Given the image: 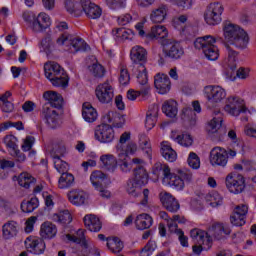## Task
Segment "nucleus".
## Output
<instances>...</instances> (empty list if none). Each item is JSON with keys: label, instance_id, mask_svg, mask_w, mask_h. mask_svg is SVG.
<instances>
[{"label": "nucleus", "instance_id": "obj_1", "mask_svg": "<svg viewBox=\"0 0 256 256\" xmlns=\"http://www.w3.org/2000/svg\"><path fill=\"white\" fill-rule=\"evenodd\" d=\"M43 99L47 102L42 107L41 117L50 129H57L61 126V119L55 109L63 107V96L55 91H46Z\"/></svg>", "mask_w": 256, "mask_h": 256}, {"label": "nucleus", "instance_id": "obj_2", "mask_svg": "<svg viewBox=\"0 0 256 256\" xmlns=\"http://www.w3.org/2000/svg\"><path fill=\"white\" fill-rule=\"evenodd\" d=\"M223 31L224 38L227 41L226 44L232 45L236 49H247V45H249V35L245 30L241 29V27L236 24L225 22Z\"/></svg>", "mask_w": 256, "mask_h": 256}, {"label": "nucleus", "instance_id": "obj_3", "mask_svg": "<svg viewBox=\"0 0 256 256\" xmlns=\"http://www.w3.org/2000/svg\"><path fill=\"white\" fill-rule=\"evenodd\" d=\"M217 40L211 35L197 38L194 41L195 49H201L206 59L209 61H217L219 59V48L215 46Z\"/></svg>", "mask_w": 256, "mask_h": 256}, {"label": "nucleus", "instance_id": "obj_4", "mask_svg": "<svg viewBox=\"0 0 256 256\" xmlns=\"http://www.w3.org/2000/svg\"><path fill=\"white\" fill-rule=\"evenodd\" d=\"M57 45H71V53H79V51L85 53L89 51V45L87 42L79 37H71V35L67 33H63L57 40Z\"/></svg>", "mask_w": 256, "mask_h": 256}, {"label": "nucleus", "instance_id": "obj_5", "mask_svg": "<svg viewBox=\"0 0 256 256\" xmlns=\"http://www.w3.org/2000/svg\"><path fill=\"white\" fill-rule=\"evenodd\" d=\"M161 45L163 46L164 56L168 59L177 61V59H181V57L185 55V50L183 49V46H181V44L175 40L164 39L161 42Z\"/></svg>", "mask_w": 256, "mask_h": 256}, {"label": "nucleus", "instance_id": "obj_6", "mask_svg": "<svg viewBox=\"0 0 256 256\" xmlns=\"http://www.w3.org/2000/svg\"><path fill=\"white\" fill-rule=\"evenodd\" d=\"M223 5L219 2L210 3L204 14V19L207 25H219L221 23L223 15Z\"/></svg>", "mask_w": 256, "mask_h": 256}, {"label": "nucleus", "instance_id": "obj_7", "mask_svg": "<svg viewBox=\"0 0 256 256\" xmlns=\"http://www.w3.org/2000/svg\"><path fill=\"white\" fill-rule=\"evenodd\" d=\"M225 185L230 193L239 195L245 190V178L243 175L232 172L226 176Z\"/></svg>", "mask_w": 256, "mask_h": 256}, {"label": "nucleus", "instance_id": "obj_8", "mask_svg": "<svg viewBox=\"0 0 256 256\" xmlns=\"http://www.w3.org/2000/svg\"><path fill=\"white\" fill-rule=\"evenodd\" d=\"M224 111L233 117H239L241 113L247 111V108L245 107L243 99L238 96H229L226 100Z\"/></svg>", "mask_w": 256, "mask_h": 256}, {"label": "nucleus", "instance_id": "obj_9", "mask_svg": "<svg viewBox=\"0 0 256 256\" xmlns=\"http://www.w3.org/2000/svg\"><path fill=\"white\" fill-rule=\"evenodd\" d=\"M204 93L208 103H210L212 107H215L217 103H221L222 100L227 97V92H225V89L221 86H206Z\"/></svg>", "mask_w": 256, "mask_h": 256}, {"label": "nucleus", "instance_id": "obj_10", "mask_svg": "<svg viewBox=\"0 0 256 256\" xmlns=\"http://www.w3.org/2000/svg\"><path fill=\"white\" fill-rule=\"evenodd\" d=\"M96 97L100 103H111L115 97V90L109 81L99 84L95 89Z\"/></svg>", "mask_w": 256, "mask_h": 256}, {"label": "nucleus", "instance_id": "obj_11", "mask_svg": "<svg viewBox=\"0 0 256 256\" xmlns=\"http://www.w3.org/2000/svg\"><path fill=\"white\" fill-rule=\"evenodd\" d=\"M95 139L100 143H113L115 130L109 124H100L95 129Z\"/></svg>", "mask_w": 256, "mask_h": 256}, {"label": "nucleus", "instance_id": "obj_12", "mask_svg": "<svg viewBox=\"0 0 256 256\" xmlns=\"http://www.w3.org/2000/svg\"><path fill=\"white\" fill-rule=\"evenodd\" d=\"M117 165L122 173H129L133 165H145V161L141 158L131 159L129 155L118 154Z\"/></svg>", "mask_w": 256, "mask_h": 256}, {"label": "nucleus", "instance_id": "obj_13", "mask_svg": "<svg viewBox=\"0 0 256 256\" xmlns=\"http://www.w3.org/2000/svg\"><path fill=\"white\" fill-rule=\"evenodd\" d=\"M249 213V206L240 204L234 208L233 214L230 216V222L236 227H243L245 219Z\"/></svg>", "mask_w": 256, "mask_h": 256}, {"label": "nucleus", "instance_id": "obj_14", "mask_svg": "<svg viewBox=\"0 0 256 256\" xmlns=\"http://www.w3.org/2000/svg\"><path fill=\"white\" fill-rule=\"evenodd\" d=\"M24 243L26 249H29L30 253H33L34 255H43L45 253V241L41 238L30 236L26 238Z\"/></svg>", "mask_w": 256, "mask_h": 256}, {"label": "nucleus", "instance_id": "obj_15", "mask_svg": "<svg viewBox=\"0 0 256 256\" xmlns=\"http://www.w3.org/2000/svg\"><path fill=\"white\" fill-rule=\"evenodd\" d=\"M193 108H184L182 110V119L184 121H187L191 127L197 123V114L196 113H201V104L199 101H194L192 102Z\"/></svg>", "mask_w": 256, "mask_h": 256}, {"label": "nucleus", "instance_id": "obj_16", "mask_svg": "<svg viewBox=\"0 0 256 256\" xmlns=\"http://www.w3.org/2000/svg\"><path fill=\"white\" fill-rule=\"evenodd\" d=\"M227 150L221 147H214L210 152L211 165L225 167L227 165Z\"/></svg>", "mask_w": 256, "mask_h": 256}, {"label": "nucleus", "instance_id": "obj_17", "mask_svg": "<svg viewBox=\"0 0 256 256\" xmlns=\"http://www.w3.org/2000/svg\"><path fill=\"white\" fill-rule=\"evenodd\" d=\"M160 201L163 207L170 213H177L181 209L179 201L171 195V193L165 192L160 194Z\"/></svg>", "mask_w": 256, "mask_h": 256}, {"label": "nucleus", "instance_id": "obj_18", "mask_svg": "<svg viewBox=\"0 0 256 256\" xmlns=\"http://www.w3.org/2000/svg\"><path fill=\"white\" fill-rule=\"evenodd\" d=\"M80 3L81 8L88 19H99V17H101L103 13L101 7L97 6L95 3H92L90 0H82Z\"/></svg>", "mask_w": 256, "mask_h": 256}, {"label": "nucleus", "instance_id": "obj_19", "mask_svg": "<svg viewBox=\"0 0 256 256\" xmlns=\"http://www.w3.org/2000/svg\"><path fill=\"white\" fill-rule=\"evenodd\" d=\"M154 86L160 95H165L171 91V80L167 74H156L154 77Z\"/></svg>", "mask_w": 256, "mask_h": 256}, {"label": "nucleus", "instance_id": "obj_20", "mask_svg": "<svg viewBox=\"0 0 256 256\" xmlns=\"http://www.w3.org/2000/svg\"><path fill=\"white\" fill-rule=\"evenodd\" d=\"M190 237L195 245H206V247H211V237L209 234L199 228L192 229L190 231Z\"/></svg>", "mask_w": 256, "mask_h": 256}, {"label": "nucleus", "instance_id": "obj_21", "mask_svg": "<svg viewBox=\"0 0 256 256\" xmlns=\"http://www.w3.org/2000/svg\"><path fill=\"white\" fill-rule=\"evenodd\" d=\"M224 46L228 56L223 61V65L226 69L235 71V69H237V57H239V52L235 51V49H233V45L231 44H224Z\"/></svg>", "mask_w": 256, "mask_h": 256}, {"label": "nucleus", "instance_id": "obj_22", "mask_svg": "<svg viewBox=\"0 0 256 256\" xmlns=\"http://www.w3.org/2000/svg\"><path fill=\"white\" fill-rule=\"evenodd\" d=\"M130 59L135 65H144L147 63V50L141 46H134L130 52Z\"/></svg>", "mask_w": 256, "mask_h": 256}, {"label": "nucleus", "instance_id": "obj_23", "mask_svg": "<svg viewBox=\"0 0 256 256\" xmlns=\"http://www.w3.org/2000/svg\"><path fill=\"white\" fill-rule=\"evenodd\" d=\"M51 25V19L49 15L46 13H40L36 18H34L32 27L33 30L37 33H41V31H45Z\"/></svg>", "mask_w": 256, "mask_h": 256}, {"label": "nucleus", "instance_id": "obj_24", "mask_svg": "<svg viewBox=\"0 0 256 256\" xmlns=\"http://www.w3.org/2000/svg\"><path fill=\"white\" fill-rule=\"evenodd\" d=\"M134 182L139 187L147 185V183H149V173H147V170L145 169L143 164H137L134 167Z\"/></svg>", "mask_w": 256, "mask_h": 256}, {"label": "nucleus", "instance_id": "obj_25", "mask_svg": "<svg viewBox=\"0 0 256 256\" xmlns=\"http://www.w3.org/2000/svg\"><path fill=\"white\" fill-rule=\"evenodd\" d=\"M209 233L219 241L223 239L225 235H231V228H229L227 224L215 223L209 228Z\"/></svg>", "mask_w": 256, "mask_h": 256}, {"label": "nucleus", "instance_id": "obj_26", "mask_svg": "<svg viewBox=\"0 0 256 256\" xmlns=\"http://www.w3.org/2000/svg\"><path fill=\"white\" fill-rule=\"evenodd\" d=\"M68 199L72 205L80 207V205H85V203H87L89 195L83 190H72L68 193Z\"/></svg>", "mask_w": 256, "mask_h": 256}, {"label": "nucleus", "instance_id": "obj_27", "mask_svg": "<svg viewBox=\"0 0 256 256\" xmlns=\"http://www.w3.org/2000/svg\"><path fill=\"white\" fill-rule=\"evenodd\" d=\"M44 73L46 79H53L54 77H58V75H63L65 70L57 62H48L44 64Z\"/></svg>", "mask_w": 256, "mask_h": 256}, {"label": "nucleus", "instance_id": "obj_28", "mask_svg": "<svg viewBox=\"0 0 256 256\" xmlns=\"http://www.w3.org/2000/svg\"><path fill=\"white\" fill-rule=\"evenodd\" d=\"M167 13H169V7L165 4L153 9L150 14V20L152 23H163L167 19Z\"/></svg>", "mask_w": 256, "mask_h": 256}, {"label": "nucleus", "instance_id": "obj_29", "mask_svg": "<svg viewBox=\"0 0 256 256\" xmlns=\"http://www.w3.org/2000/svg\"><path fill=\"white\" fill-rule=\"evenodd\" d=\"M84 225L93 233H99L103 227L101 220H99V218L93 214H88L84 217Z\"/></svg>", "mask_w": 256, "mask_h": 256}, {"label": "nucleus", "instance_id": "obj_30", "mask_svg": "<svg viewBox=\"0 0 256 256\" xmlns=\"http://www.w3.org/2000/svg\"><path fill=\"white\" fill-rule=\"evenodd\" d=\"M157 117H159V106L153 105L146 114L145 127L148 131L157 125Z\"/></svg>", "mask_w": 256, "mask_h": 256}, {"label": "nucleus", "instance_id": "obj_31", "mask_svg": "<svg viewBox=\"0 0 256 256\" xmlns=\"http://www.w3.org/2000/svg\"><path fill=\"white\" fill-rule=\"evenodd\" d=\"M162 112L166 115V117L175 119V117H177V113H179L177 101L173 99L166 100L162 105Z\"/></svg>", "mask_w": 256, "mask_h": 256}, {"label": "nucleus", "instance_id": "obj_32", "mask_svg": "<svg viewBox=\"0 0 256 256\" xmlns=\"http://www.w3.org/2000/svg\"><path fill=\"white\" fill-rule=\"evenodd\" d=\"M100 163L102 169L113 173L117 169V158L113 154H104L100 156Z\"/></svg>", "mask_w": 256, "mask_h": 256}, {"label": "nucleus", "instance_id": "obj_33", "mask_svg": "<svg viewBox=\"0 0 256 256\" xmlns=\"http://www.w3.org/2000/svg\"><path fill=\"white\" fill-rule=\"evenodd\" d=\"M162 157L169 161V163H175L177 161V152L171 147L169 142H162L160 149Z\"/></svg>", "mask_w": 256, "mask_h": 256}, {"label": "nucleus", "instance_id": "obj_34", "mask_svg": "<svg viewBox=\"0 0 256 256\" xmlns=\"http://www.w3.org/2000/svg\"><path fill=\"white\" fill-rule=\"evenodd\" d=\"M42 239H54L57 235V226L51 222H44L40 228Z\"/></svg>", "mask_w": 256, "mask_h": 256}, {"label": "nucleus", "instance_id": "obj_35", "mask_svg": "<svg viewBox=\"0 0 256 256\" xmlns=\"http://www.w3.org/2000/svg\"><path fill=\"white\" fill-rule=\"evenodd\" d=\"M152 173L153 175H156V177L169 179V177H171V168H169V165L167 164L156 162L152 167Z\"/></svg>", "mask_w": 256, "mask_h": 256}, {"label": "nucleus", "instance_id": "obj_36", "mask_svg": "<svg viewBox=\"0 0 256 256\" xmlns=\"http://www.w3.org/2000/svg\"><path fill=\"white\" fill-rule=\"evenodd\" d=\"M82 117L87 123H94V121H97V110L93 108L91 103L85 102L82 105Z\"/></svg>", "mask_w": 256, "mask_h": 256}, {"label": "nucleus", "instance_id": "obj_37", "mask_svg": "<svg viewBox=\"0 0 256 256\" xmlns=\"http://www.w3.org/2000/svg\"><path fill=\"white\" fill-rule=\"evenodd\" d=\"M107 179V174L103 173L101 170H95L90 175V181L95 189H101Z\"/></svg>", "mask_w": 256, "mask_h": 256}, {"label": "nucleus", "instance_id": "obj_38", "mask_svg": "<svg viewBox=\"0 0 256 256\" xmlns=\"http://www.w3.org/2000/svg\"><path fill=\"white\" fill-rule=\"evenodd\" d=\"M135 225L140 231H145L153 225V218L149 214H140L136 217Z\"/></svg>", "mask_w": 256, "mask_h": 256}, {"label": "nucleus", "instance_id": "obj_39", "mask_svg": "<svg viewBox=\"0 0 256 256\" xmlns=\"http://www.w3.org/2000/svg\"><path fill=\"white\" fill-rule=\"evenodd\" d=\"M167 35L169 33L167 32V28L165 26H154L151 29V32L146 35V37H149L150 39H161L162 41H165L167 39Z\"/></svg>", "mask_w": 256, "mask_h": 256}, {"label": "nucleus", "instance_id": "obj_40", "mask_svg": "<svg viewBox=\"0 0 256 256\" xmlns=\"http://www.w3.org/2000/svg\"><path fill=\"white\" fill-rule=\"evenodd\" d=\"M20 207L23 213H33L39 207V199L32 197L30 200H24L21 202Z\"/></svg>", "mask_w": 256, "mask_h": 256}, {"label": "nucleus", "instance_id": "obj_41", "mask_svg": "<svg viewBox=\"0 0 256 256\" xmlns=\"http://www.w3.org/2000/svg\"><path fill=\"white\" fill-rule=\"evenodd\" d=\"M222 125H223V118H221V116L214 117L208 123L207 132L209 133V135H215V134L219 133Z\"/></svg>", "mask_w": 256, "mask_h": 256}, {"label": "nucleus", "instance_id": "obj_42", "mask_svg": "<svg viewBox=\"0 0 256 256\" xmlns=\"http://www.w3.org/2000/svg\"><path fill=\"white\" fill-rule=\"evenodd\" d=\"M53 221L60 223L61 225H69L73 221L69 210L60 211L58 214H54L52 217Z\"/></svg>", "mask_w": 256, "mask_h": 256}, {"label": "nucleus", "instance_id": "obj_43", "mask_svg": "<svg viewBox=\"0 0 256 256\" xmlns=\"http://www.w3.org/2000/svg\"><path fill=\"white\" fill-rule=\"evenodd\" d=\"M75 183V176L71 173H64L61 175L58 181V187L59 189H67L69 187H72V185Z\"/></svg>", "mask_w": 256, "mask_h": 256}, {"label": "nucleus", "instance_id": "obj_44", "mask_svg": "<svg viewBox=\"0 0 256 256\" xmlns=\"http://www.w3.org/2000/svg\"><path fill=\"white\" fill-rule=\"evenodd\" d=\"M66 237H67L68 241L77 243L78 245H81V247H84V249H87V240L85 239V230L79 229L77 231V236L68 234Z\"/></svg>", "mask_w": 256, "mask_h": 256}, {"label": "nucleus", "instance_id": "obj_45", "mask_svg": "<svg viewBox=\"0 0 256 256\" xmlns=\"http://www.w3.org/2000/svg\"><path fill=\"white\" fill-rule=\"evenodd\" d=\"M3 236L5 239H11L17 235V223L15 221H9L2 227Z\"/></svg>", "mask_w": 256, "mask_h": 256}, {"label": "nucleus", "instance_id": "obj_46", "mask_svg": "<svg viewBox=\"0 0 256 256\" xmlns=\"http://www.w3.org/2000/svg\"><path fill=\"white\" fill-rule=\"evenodd\" d=\"M49 81L54 87H62V89H65L69 85V76L63 72V74L54 76V78H49Z\"/></svg>", "mask_w": 256, "mask_h": 256}, {"label": "nucleus", "instance_id": "obj_47", "mask_svg": "<svg viewBox=\"0 0 256 256\" xmlns=\"http://www.w3.org/2000/svg\"><path fill=\"white\" fill-rule=\"evenodd\" d=\"M35 181V178L27 172L21 173L18 177V185H20V187H24V189H29L31 185H35Z\"/></svg>", "mask_w": 256, "mask_h": 256}, {"label": "nucleus", "instance_id": "obj_48", "mask_svg": "<svg viewBox=\"0 0 256 256\" xmlns=\"http://www.w3.org/2000/svg\"><path fill=\"white\" fill-rule=\"evenodd\" d=\"M166 179L169 181L170 187H174L177 191H183L185 189V184L179 174L171 173Z\"/></svg>", "mask_w": 256, "mask_h": 256}, {"label": "nucleus", "instance_id": "obj_49", "mask_svg": "<svg viewBox=\"0 0 256 256\" xmlns=\"http://www.w3.org/2000/svg\"><path fill=\"white\" fill-rule=\"evenodd\" d=\"M107 247L112 253H121L123 251V242L117 237L107 238Z\"/></svg>", "mask_w": 256, "mask_h": 256}, {"label": "nucleus", "instance_id": "obj_50", "mask_svg": "<svg viewBox=\"0 0 256 256\" xmlns=\"http://www.w3.org/2000/svg\"><path fill=\"white\" fill-rule=\"evenodd\" d=\"M89 73L92 74L96 79H101L105 77V67L99 64V62H94L88 66Z\"/></svg>", "mask_w": 256, "mask_h": 256}, {"label": "nucleus", "instance_id": "obj_51", "mask_svg": "<svg viewBox=\"0 0 256 256\" xmlns=\"http://www.w3.org/2000/svg\"><path fill=\"white\" fill-rule=\"evenodd\" d=\"M113 117H118V119H120V122L115 123L114 127H117L118 129H121V127H123V125H125V117L119 116L113 111H109L108 113H106L103 116L104 124L107 125V123H113Z\"/></svg>", "mask_w": 256, "mask_h": 256}, {"label": "nucleus", "instance_id": "obj_52", "mask_svg": "<svg viewBox=\"0 0 256 256\" xmlns=\"http://www.w3.org/2000/svg\"><path fill=\"white\" fill-rule=\"evenodd\" d=\"M205 200L211 207H219L223 203V198L217 192L208 193L205 195Z\"/></svg>", "mask_w": 256, "mask_h": 256}, {"label": "nucleus", "instance_id": "obj_53", "mask_svg": "<svg viewBox=\"0 0 256 256\" xmlns=\"http://www.w3.org/2000/svg\"><path fill=\"white\" fill-rule=\"evenodd\" d=\"M137 152V144L135 142H129L122 147V151L117 150L118 155H134Z\"/></svg>", "mask_w": 256, "mask_h": 256}, {"label": "nucleus", "instance_id": "obj_54", "mask_svg": "<svg viewBox=\"0 0 256 256\" xmlns=\"http://www.w3.org/2000/svg\"><path fill=\"white\" fill-rule=\"evenodd\" d=\"M138 83L140 85H147L148 77H147V68L145 65L140 64L138 66V75H137Z\"/></svg>", "mask_w": 256, "mask_h": 256}, {"label": "nucleus", "instance_id": "obj_55", "mask_svg": "<svg viewBox=\"0 0 256 256\" xmlns=\"http://www.w3.org/2000/svg\"><path fill=\"white\" fill-rule=\"evenodd\" d=\"M54 167L56 171H58V173H61V175L69 171V164L61 160V158H57L56 160H54Z\"/></svg>", "mask_w": 256, "mask_h": 256}, {"label": "nucleus", "instance_id": "obj_56", "mask_svg": "<svg viewBox=\"0 0 256 256\" xmlns=\"http://www.w3.org/2000/svg\"><path fill=\"white\" fill-rule=\"evenodd\" d=\"M188 165L192 169H199L201 167V159L195 152H191L188 156Z\"/></svg>", "mask_w": 256, "mask_h": 256}, {"label": "nucleus", "instance_id": "obj_57", "mask_svg": "<svg viewBox=\"0 0 256 256\" xmlns=\"http://www.w3.org/2000/svg\"><path fill=\"white\" fill-rule=\"evenodd\" d=\"M4 143H5L6 147L11 149V153H13L14 151H17V149H19L17 147V137H15L13 135L5 136L4 137Z\"/></svg>", "mask_w": 256, "mask_h": 256}, {"label": "nucleus", "instance_id": "obj_58", "mask_svg": "<svg viewBox=\"0 0 256 256\" xmlns=\"http://www.w3.org/2000/svg\"><path fill=\"white\" fill-rule=\"evenodd\" d=\"M178 175L182 179L184 186L193 183V172L191 170H179Z\"/></svg>", "mask_w": 256, "mask_h": 256}, {"label": "nucleus", "instance_id": "obj_59", "mask_svg": "<svg viewBox=\"0 0 256 256\" xmlns=\"http://www.w3.org/2000/svg\"><path fill=\"white\" fill-rule=\"evenodd\" d=\"M176 139L183 147H191L193 145V138L187 133L177 136Z\"/></svg>", "mask_w": 256, "mask_h": 256}, {"label": "nucleus", "instance_id": "obj_60", "mask_svg": "<svg viewBox=\"0 0 256 256\" xmlns=\"http://www.w3.org/2000/svg\"><path fill=\"white\" fill-rule=\"evenodd\" d=\"M130 81H131V76L129 75V70H127L126 67L121 66L120 77H119L120 84L121 85H129Z\"/></svg>", "mask_w": 256, "mask_h": 256}, {"label": "nucleus", "instance_id": "obj_61", "mask_svg": "<svg viewBox=\"0 0 256 256\" xmlns=\"http://www.w3.org/2000/svg\"><path fill=\"white\" fill-rule=\"evenodd\" d=\"M157 249V243L155 241L150 240L147 242V244L142 248L141 254L143 256H151V253Z\"/></svg>", "mask_w": 256, "mask_h": 256}, {"label": "nucleus", "instance_id": "obj_62", "mask_svg": "<svg viewBox=\"0 0 256 256\" xmlns=\"http://www.w3.org/2000/svg\"><path fill=\"white\" fill-rule=\"evenodd\" d=\"M135 180H129L127 183L126 191L131 197H137L139 195V187H137Z\"/></svg>", "mask_w": 256, "mask_h": 256}, {"label": "nucleus", "instance_id": "obj_63", "mask_svg": "<svg viewBox=\"0 0 256 256\" xmlns=\"http://www.w3.org/2000/svg\"><path fill=\"white\" fill-rule=\"evenodd\" d=\"M140 147L144 153H146L148 159H151V144L149 143V139L143 136L140 139Z\"/></svg>", "mask_w": 256, "mask_h": 256}, {"label": "nucleus", "instance_id": "obj_64", "mask_svg": "<svg viewBox=\"0 0 256 256\" xmlns=\"http://www.w3.org/2000/svg\"><path fill=\"white\" fill-rule=\"evenodd\" d=\"M65 155V147L60 145H55L51 151V157H53L54 160L61 159Z\"/></svg>", "mask_w": 256, "mask_h": 256}]
</instances>
